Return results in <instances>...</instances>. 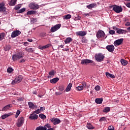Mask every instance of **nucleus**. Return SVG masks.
Listing matches in <instances>:
<instances>
[{"mask_svg": "<svg viewBox=\"0 0 130 130\" xmlns=\"http://www.w3.org/2000/svg\"><path fill=\"white\" fill-rule=\"evenodd\" d=\"M24 56V52H20L16 54H14L12 55V59L13 61H16L17 59H20V58H22Z\"/></svg>", "mask_w": 130, "mask_h": 130, "instance_id": "1", "label": "nucleus"}, {"mask_svg": "<svg viewBox=\"0 0 130 130\" xmlns=\"http://www.w3.org/2000/svg\"><path fill=\"white\" fill-rule=\"evenodd\" d=\"M22 80H23V77L21 75H19L17 76L14 80L11 82V85H15V84H19V83H21L22 82Z\"/></svg>", "mask_w": 130, "mask_h": 130, "instance_id": "2", "label": "nucleus"}, {"mask_svg": "<svg viewBox=\"0 0 130 130\" xmlns=\"http://www.w3.org/2000/svg\"><path fill=\"white\" fill-rule=\"evenodd\" d=\"M94 57L95 58V60L100 62L103 61L105 56L102 54V53H98L95 54Z\"/></svg>", "mask_w": 130, "mask_h": 130, "instance_id": "3", "label": "nucleus"}, {"mask_svg": "<svg viewBox=\"0 0 130 130\" xmlns=\"http://www.w3.org/2000/svg\"><path fill=\"white\" fill-rule=\"evenodd\" d=\"M113 10L115 12V13H117L118 14L119 13H121L122 12V7L121 6L114 5L113 6Z\"/></svg>", "mask_w": 130, "mask_h": 130, "instance_id": "4", "label": "nucleus"}, {"mask_svg": "<svg viewBox=\"0 0 130 130\" xmlns=\"http://www.w3.org/2000/svg\"><path fill=\"white\" fill-rule=\"evenodd\" d=\"M30 10H37L39 9V5L36 4V3H30L28 5Z\"/></svg>", "mask_w": 130, "mask_h": 130, "instance_id": "5", "label": "nucleus"}, {"mask_svg": "<svg viewBox=\"0 0 130 130\" xmlns=\"http://www.w3.org/2000/svg\"><path fill=\"white\" fill-rule=\"evenodd\" d=\"M24 117H21L19 118H18V121L17 123V126H18V127H21V126H22V125H23V123H24Z\"/></svg>", "mask_w": 130, "mask_h": 130, "instance_id": "6", "label": "nucleus"}, {"mask_svg": "<svg viewBox=\"0 0 130 130\" xmlns=\"http://www.w3.org/2000/svg\"><path fill=\"white\" fill-rule=\"evenodd\" d=\"M20 34L21 31L18 30H14L11 34V38H15V37L19 36V35H20Z\"/></svg>", "mask_w": 130, "mask_h": 130, "instance_id": "7", "label": "nucleus"}, {"mask_svg": "<svg viewBox=\"0 0 130 130\" xmlns=\"http://www.w3.org/2000/svg\"><path fill=\"white\" fill-rule=\"evenodd\" d=\"M97 38H104L105 37V33L102 30H99L96 33Z\"/></svg>", "mask_w": 130, "mask_h": 130, "instance_id": "8", "label": "nucleus"}, {"mask_svg": "<svg viewBox=\"0 0 130 130\" xmlns=\"http://www.w3.org/2000/svg\"><path fill=\"white\" fill-rule=\"evenodd\" d=\"M60 27H61V24H56L55 26L51 27L50 31L52 32H55V31H57V30H58V29H59Z\"/></svg>", "mask_w": 130, "mask_h": 130, "instance_id": "9", "label": "nucleus"}, {"mask_svg": "<svg viewBox=\"0 0 130 130\" xmlns=\"http://www.w3.org/2000/svg\"><path fill=\"white\" fill-rule=\"evenodd\" d=\"M51 122L54 124V125L56 124H58V123H60V120L58 118H53L51 119Z\"/></svg>", "mask_w": 130, "mask_h": 130, "instance_id": "10", "label": "nucleus"}, {"mask_svg": "<svg viewBox=\"0 0 130 130\" xmlns=\"http://www.w3.org/2000/svg\"><path fill=\"white\" fill-rule=\"evenodd\" d=\"M122 42H123V39L117 40L114 42V45L115 46H118L119 45H120Z\"/></svg>", "mask_w": 130, "mask_h": 130, "instance_id": "11", "label": "nucleus"}, {"mask_svg": "<svg viewBox=\"0 0 130 130\" xmlns=\"http://www.w3.org/2000/svg\"><path fill=\"white\" fill-rule=\"evenodd\" d=\"M106 49L109 52H113V51H114L115 48L114 46L112 45H109L106 46Z\"/></svg>", "mask_w": 130, "mask_h": 130, "instance_id": "12", "label": "nucleus"}, {"mask_svg": "<svg viewBox=\"0 0 130 130\" xmlns=\"http://www.w3.org/2000/svg\"><path fill=\"white\" fill-rule=\"evenodd\" d=\"M81 64H86V63H93V60H89L88 59H84L81 60Z\"/></svg>", "mask_w": 130, "mask_h": 130, "instance_id": "13", "label": "nucleus"}, {"mask_svg": "<svg viewBox=\"0 0 130 130\" xmlns=\"http://www.w3.org/2000/svg\"><path fill=\"white\" fill-rule=\"evenodd\" d=\"M6 8L5 7V3H2L0 4V13H5L6 12Z\"/></svg>", "mask_w": 130, "mask_h": 130, "instance_id": "14", "label": "nucleus"}, {"mask_svg": "<svg viewBox=\"0 0 130 130\" xmlns=\"http://www.w3.org/2000/svg\"><path fill=\"white\" fill-rule=\"evenodd\" d=\"M35 113L31 114L30 116L29 117V119H31L32 120H35L38 119V115L37 114H34Z\"/></svg>", "mask_w": 130, "mask_h": 130, "instance_id": "15", "label": "nucleus"}, {"mask_svg": "<svg viewBox=\"0 0 130 130\" xmlns=\"http://www.w3.org/2000/svg\"><path fill=\"white\" fill-rule=\"evenodd\" d=\"M77 35L78 36H85L86 35L87 32L85 31H77L76 32Z\"/></svg>", "mask_w": 130, "mask_h": 130, "instance_id": "16", "label": "nucleus"}, {"mask_svg": "<svg viewBox=\"0 0 130 130\" xmlns=\"http://www.w3.org/2000/svg\"><path fill=\"white\" fill-rule=\"evenodd\" d=\"M97 7V4L95 3L90 4L89 5L87 6V8L89 9V10H91V9H94V8H96Z\"/></svg>", "mask_w": 130, "mask_h": 130, "instance_id": "17", "label": "nucleus"}, {"mask_svg": "<svg viewBox=\"0 0 130 130\" xmlns=\"http://www.w3.org/2000/svg\"><path fill=\"white\" fill-rule=\"evenodd\" d=\"M118 34H126L127 32L126 30L118 28V30L116 31Z\"/></svg>", "mask_w": 130, "mask_h": 130, "instance_id": "18", "label": "nucleus"}, {"mask_svg": "<svg viewBox=\"0 0 130 130\" xmlns=\"http://www.w3.org/2000/svg\"><path fill=\"white\" fill-rule=\"evenodd\" d=\"M103 102V99L101 98H97L95 100V103L96 104H102V102Z\"/></svg>", "mask_w": 130, "mask_h": 130, "instance_id": "19", "label": "nucleus"}, {"mask_svg": "<svg viewBox=\"0 0 130 130\" xmlns=\"http://www.w3.org/2000/svg\"><path fill=\"white\" fill-rule=\"evenodd\" d=\"M59 80V78L56 77L55 78H53L50 80V83L52 84H55V83H57V82H58Z\"/></svg>", "mask_w": 130, "mask_h": 130, "instance_id": "20", "label": "nucleus"}, {"mask_svg": "<svg viewBox=\"0 0 130 130\" xmlns=\"http://www.w3.org/2000/svg\"><path fill=\"white\" fill-rule=\"evenodd\" d=\"M106 76L108 78H111L112 79H114V78H115V76H114V75L111 74L108 72L106 73Z\"/></svg>", "mask_w": 130, "mask_h": 130, "instance_id": "21", "label": "nucleus"}, {"mask_svg": "<svg viewBox=\"0 0 130 130\" xmlns=\"http://www.w3.org/2000/svg\"><path fill=\"white\" fill-rule=\"evenodd\" d=\"M12 115V113L5 114L1 116V118L2 119H6V118L9 117V116H11Z\"/></svg>", "mask_w": 130, "mask_h": 130, "instance_id": "22", "label": "nucleus"}, {"mask_svg": "<svg viewBox=\"0 0 130 130\" xmlns=\"http://www.w3.org/2000/svg\"><path fill=\"white\" fill-rule=\"evenodd\" d=\"M28 105L29 106V108H31V109H34L35 107H36V106L33 103L29 102L28 103Z\"/></svg>", "mask_w": 130, "mask_h": 130, "instance_id": "23", "label": "nucleus"}, {"mask_svg": "<svg viewBox=\"0 0 130 130\" xmlns=\"http://www.w3.org/2000/svg\"><path fill=\"white\" fill-rule=\"evenodd\" d=\"M72 86H73V84L72 83L69 84L66 89V92H69V91H71V89H72Z\"/></svg>", "mask_w": 130, "mask_h": 130, "instance_id": "24", "label": "nucleus"}, {"mask_svg": "<svg viewBox=\"0 0 130 130\" xmlns=\"http://www.w3.org/2000/svg\"><path fill=\"white\" fill-rule=\"evenodd\" d=\"M72 38H66V39L64 41V42L65 43V44H68L69 43H70V42H71V41H72Z\"/></svg>", "mask_w": 130, "mask_h": 130, "instance_id": "25", "label": "nucleus"}, {"mask_svg": "<svg viewBox=\"0 0 130 130\" xmlns=\"http://www.w3.org/2000/svg\"><path fill=\"white\" fill-rule=\"evenodd\" d=\"M86 126L88 129H93L94 128L93 125L90 123H87Z\"/></svg>", "mask_w": 130, "mask_h": 130, "instance_id": "26", "label": "nucleus"}, {"mask_svg": "<svg viewBox=\"0 0 130 130\" xmlns=\"http://www.w3.org/2000/svg\"><path fill=\"white\" fill-rule=\"evenodd\" d=\"M35 14H36V11L34 10L28 11L27 12V15H35Z\"/></svg>", "mask_w": 130, "mask_h": 130, "instance_id": "27", "label": "nucleus"}, {"mask_svg": "<svg viewBox=\"0 0 130 130\" xmlns=\"http://www.w3.org/2000/svg\"><path fill=\"white\" fill-rule=\"evenodd\" d=\"M106 118L105 117H103L101 118L99 120L100 122H104V123H105L106 122Z\"/></svg>", "mask_w": 130, "mask_h": 130, "instance_id": "28", "label": "nucleus"}, {"mask_svg": "<svg viewBox=\"0 0 130 130\" xmlns=\"http://www.w3.org/2000/svg\"><path fill=\"white\" fill-rule=\"evenodd\" d=\"M11 106H10V105H8L7 106H6L5 107H4L3 109H2V111H6L7 110H8V109L11 108Z\"/></svg>", "mask_w": 130, "mask_h": 130, "instance_id": "29", "label": "nucleus"}, {"mask_svg": "<svg viewBox=\"0 0 130 130\" xmlns=\"http://www.w3.org/2000/svg\"><path fill=\"white\" fill-rule=\"evenodd\" d=\"M121 63L122 66H126L127 64V61L123 59H121Z\"/></svg>", "mask_w": 130, "mask_h": 130, "instance_id": "30", "label": "nucleus"}, {"mask_svg": "<svg viewBox=\"0 0 130 130\" xmlns=\"http://www.w3.org/2000/svg\"><path fill=\"white\" fill-rule=\"evenodd\" d=\"M54 74H55V72H54V71L52 70L49 73V76L48 77V78H50V77H53L54 76Z\"/></svg>", "mask_w": 130, "mask_h": 130, "instance_id": "31", "label": "nucleus"}, {"mask_svg": "<svg viewBox=\"0 0 130 130\" xmlns=\"http://www.w3.org/2000/svg\"><path fill=\"white\" fill-rule=\"evenodd\" d=\"M103 112H105L106 113H107L108 112H109L110 111V108L108 107H106L104 110Z\"/></svg>", "mask_w": 130, "mask_h": 130, "instance_id": "32", "label": "nucleus"}, {"mask_svg": "<svg viewBox=\"0 0 130 130\" xmlns=\"http://www.w3.org/2000/svg\"><path fill=\"white\" fill-rule=\"evenodd\" d=\"M16 0H11L9 3V6H15V5H16Z\"/></svg>", "mask_w": 130, "mask_h": 130, "instance_id": "33", "label": "nucleus"}, {"mask_svg": "<svg viewBox=\"0 0 130 130\" xmlns=\"http://www.w3.org/2000/svg\"><path fill=\"white\" fill-rule=\"evenodd\" d=\"M39 116L41 119H45L46 118V116L43 114H40Z\"/></svg>", "mask_w": 130, "mask_h": 130, "instance_id": "34", "label": "nucleus"}, {"mask_svg": "<svg viewBox=\"0 0 130 130\" xmlns=\"http://www.w3.org/2000/svg\"><path fill=\"white\" fill-rule=\"evenodd\" d=\"M37 22V19L36 18H31L30 19V23L31 24H34V23H36Z\"/></svg>", "mask_w": 130, "mask_h": 130, "instance_id": "35", "label": "nucleus"}, {"mask_svg": "<svg viewBox=\"0 0 130 130\" xmlns=\"http://www.w3.org/2000/svg\"><path fill=\"white\" fill-rule=\"evenodd\" d=\"M25 50L28 52H33V49L32 48H26Z\"/></svg>", "mask_w": 130, "mask_h": 130, "instance_id": "36", "label": "nucleus"}, {"mask_svg": "<svg viewBox=\"0 0 130 130\" xmlns=\"http://www.w3.org/2000/svg\"><path fill=\"white\" fill-rule=\"evenodd\" d=\"M25 11H26V8H22L20 10H19L17 12V13H24V12H25Z\"/></svg>", "mask_w": 130, "mask_h": 130, "instance_id": "37", "label": "nucleus"}, {"mask_svg": "<svg viewBox=\"0 0 130 130\" xmlns=\"http://www.w3.org/2000/svg\"><path fill=\"white\" fill-rule=\"evenodd\" d=\"M5 38V33L0 34V41Z\"/></svg>", "mask_w": 130, "mask_h": 130, "instance_id": "38", "label": "nucleus"}, {"mask_svg": "<svg viewBox=\"0 0 130 130\" xmlns=\"http://www.w3.org/2000/svg\"><path fill=\"white\" fill-rule=\"evenodd\" d=\"M76 89L78 91H82L84 89V87L83 86H79L76 87Z\"/></svg>", "mask_w": 130, "mask_h": 130, "instance_id": "39", "label": "nucleus"}, {"mask_svg": "<svg viewBox=\"0 0 130 130\" xmlns=\"http://www.w3.org/2000/svg\"><path fill=\"white\" fill-rule=\"evenodd\" d=\"M59 90L61 92H62L64 90V86L63 85H61L59 86Z\"/></svg>", "mask_w": 130, "mask_h": 130, "instance_id": "40", "label": "nucleus"}, {"mask_svg": "<svg viewBox=\"0 0 130 130\" xmlns=\"http://www.w3.org/2000/svg\"><path fill=\"white\" fill-rule=\"evenodd\" d=\"M21 4L17 5L14 7V10H19L21 9Z\"/></svg>", "mask_w": 130, "mask_h": 130, "instance_id": "41", "label": "nucleus"}, {"mask_svg": "<svg viewBox=\"0 0 130 130\" xmlns=\"http://www.w3.org/2000/svg\"><path fill=\"white\" fill-rule=\"evenodd\" d=\"M13 72V68H8L7 69V73H9V74H11Z\"/></svg>", "mask_w": 130, "mask_h": 130, "instance_id": "42", "label": "nucleus"}, {"mask_svg": "<svg viewBox=\"0 0 130 130\" xmlns=\"http://www.w3.org/2000/svg\"><path fill=\"white\" fill-rule=\"evenodd\" d=\"M100 89H101V88L100 87V86H99V85L96 86L94 88V90H95V91H99L100 90Z\"/></svg>", "mask_w": 130, "mask_h": 130, "instance_id": "43", "label": "nucleus"}, {"mask_svg": "<svg viewBox=\"0 0 130 130\" xmlns=\"http://www.w3.org/2000/svg\"><path fill=\"white\" fill-rule=\"evenodd\" d=\"M20 113H21V112L19 110H17L16 112V113L15 114L16 118H17V117H18V116H19V115H20Z\"/></svg>", "mask_w": 130, "mask_h": 130, "instance_id": "44", "label": "nucleus"}, {"mask_svg": "<svg viewBox=\"0 0 130 130\" xmlns=\"http://www.w3.org/2000/svg\"><path fill=\"white\" fill-rule=\"evenodd\" d=\"M109 33L111 35H113V34H115V31H114V30H110Z\"/></svg>", "mask_w": 130, "mask_h": 130, "instance_id": "45", "label": "nucleus"}, {"mask_svg": "<svg viewBox=\"0 0 130 130\" xmlns=\"http://www.w3.org/2000/svg\"><path fill=\"white\" fill-rule=\"evenodd\" d=\"M41 112V111H40V109H38L37 110L35 111L34 113H36V114H39Z\"/></svg>", "mask_w": 130, "mask_h": 130, "instance_id": "46", "label": "nucleus"}, {"mask_svg": "<svg viewBox=\"0 0 130 130\" xmlns=\"http://www.w3.org/2000/svg\"><path fill=\"white\" fill-rule=\"evenodd\" d=\"M82 87H83V88H87V84L86 83V82H82Z\"/></svg>", "mask_w": 130, "mask_h": 130, "instance_id": "47", "label": "nucleus"}, {"mask_svg": "<svg viewBox=\"0 0 130 130\" xmlns=\"http://www.w3.org/2000/svg\"><path fill=\"white\" fill-rule=\"evenodd\" d=\"M92 14H93L92 12H90L89 13H86L84 14V16H85L86 17L89 16H92Z\"/></svg>", "mask_w": 130, "mask_h": 130, "instance_id": "48", "label": "nucleus"}, {"mask_svg": "<svg viewBox=\"0 0 130 130\" xmlns=\"http://www.w3.org/2000/svg\"><path fill=\"white\" fill-rule=\"evenodd\" d=\"M108 129L109 130H114V127H113V126H110L108 127Z\"/></svg>", "mask_w": 130, "mask_h": 130, "instance_id": "49", "label": "nucleus"}, {"mask_svg": "<svg viewBox=\"0 0 130 130\" xmlns=\"http://www.w3.org/2000/svg\"><path fill=\"white\" fill-rule=\"evenodd\" d=\"M41 36H42V37H45L46 36V33L45 32H42L41 34Z\"/></svg>", "mask_w": 130, "mask_h": 130, "instance_id": "50", "label": "nucleus"}, {"mask_svg": "<svg viewBox=\"0 0 130 130\" xmlns=\"http://www.w3.org/2000/svg\"><path fill=\"white\" fill-rule=\"evenodd\" d=\"M44 126H45L46 128V127L47 128H49L50 127H51L50 124H46Z\"/></svg>", "mask_w": 130, "mask_h": 130, "instance_id": "51", "label": "nucleus"}, {"mask_svg": "<svg viewBox=\"0 0 130 130\" xmlns=\"http://www.w3.org/2000/svg\"><path fill=\"white\" fill-rule=\"evenodd\" d=\"M125 25L126 27H129V26H130V22H126Z\"/></svg>", "mask_w": 130, "mask_h": 130, "instance_id": "52", "label": "nucleus"}, {"mask_svg": "<svg viewBox=\"0 0 130 130\" xmlns=\"http://www.w3.org/2000/svg\"><path fill=\"white\" fill-rule=\"evenodd\" d=\"M51 45V44H47L45 46H44L45 47V49H46V48H48V47H49V46H50Z\"/></svg>", "mask_w": 130, "mask_h": 130, "instance_id": "53", "label": "nucleus"}, {"mask_svg": "<svg viewBox=\"0 0 130 130\" xmlns=\"http://www.w3.org/2000/svg\"><path fill=\"white\" fill-rule=\"evenodd\" d=\"M41 130H46L47 129V128H46L45 126H41Z\"/></svg>", "mask_w": 130, "mask_h": 130, "instance_id": "54", "label": "nucleus"}, {"mask_svg": "<svg viewBox=\"0 0 130 130\" xmlns=\"http://www.w3.org/2000/svg\"><path fill=\"white\" fill-rule=\"evenodd\" d=\"M112 29H113L115 31H118L119 28L116 27V26H113Z\"/></svg>", "mask_w": 130, "mask_h": 130, "instance_id": "55", "label": "nucleus"}, {"mask_svg": "<svg viewBox=\"0 0 130 130\" xmlns=\"http://www.w3.org/2000/svg\"><path fill=\"white\" fill-rule=\"evenodd\" d=\"M23 100H24V99L22 98H19V99H17V101L18 102H21L23 101Z\"/></svg>", "mask_w": 130, "mask_h": 130, "instance_id": "56", "label": "nucleus"}, {"mask_svg": "<svg viewBox=\"0 0 130 130\" xmlns=\"http://www.w3.org/2000/svg\"><path fill=\"white\" fill-rule=\"evenodd\" d=\"M40 110L41 111H44V110H45V107H41Z\"/></svg>", "mask_w": 130, "mask_h": 130, "instance_id": "57", "label": "nucleus"}, {"mask_svg": "<svg viewBox=\"0 0 130 130\" xmlns=\"http://www.w3.org/2000/svg\"><path fill=\"white\" fill-rule=\"evenodd\" d=\"M71 19V17H64L63 18V20H70Z\"/></svg>", "mask_w": 130, "mask_h": 130, "instance_id": "58", "label": "nucleus"}, {"mask_svg": "<svg viewBox=\"0 0 130 130\" xmlns=\"http://www.w3.org/2000/svg\"><path fill=\"white\" fill-rule=\"evenodd\" d=\"M36 130H41V126H39L37 127L36 129Z\"/></svg>", "mask_w": 130, "mask_h": 130, "instance_id": "59", "label": "nucleus"}, {"mask_svg": "<svg viewBox=\"0 0 130 130\" xmlns=\"http://www.w3.org/2000/svg\"><path fill=\"white\" fill-rule=\"evenodd\" d=\"M19 62H20L21 63H23V62H25V59H22L20 60L19 61Z\"/></svg>", "mask_w": 130, "mask_h": 130, "instance_id": "60", "label": "nucleus"}, {"mask_svg": "<svg viewBox=\"0 0 130 130\" xmlns=\"http://www.w3.org/2000/svg\"><path fill=\"white\" fill-rule=\"evenodd\" d=\"M83 43H87V40L86 39H83L82 40Z\"/></svg>", "mask_w": 130, "mask_h": 130, "instance_id": "61", "label": "nucleus"}, {"mask_svg": "<svg viewBox=\"0 0 130 130\" xmlns=\"http://www.w3.org/2000/svg\"><path fill=\"white\" fill-rule=\"evenodd\" d=\"M27 41H28V42H32L33 41V40H32V39H28L27 40Z\"/></svg>", "mask_w": 130, "mask_h": 130, "instance_id": "62", "label": "nucleus"}, {"mask_svg": "<svg viewBox=\"0 0 130 130\" xmlns=\"http://www.w3.org/2000/svg\"><path fill=\"white\" fill-rule=\"evenodd\" d=\"M126 7H127V8H130V3L126 4Z\"/></svg>", "mask_w": 130, "mask_h": 130, "instance_id": "63", "label": "nucleus"}, {"mask_svg": "<svg viewBox=\"0 0 130 130\" xmlns=\"http://www.w3.org/2000/svg\"><path fill=\"white\" fill-rule=\"evenodd\" d=\"M55 94L56 95H60V94H61V93H60L59 92H55Z\"/></svg>", "mask_w": 130, "mask_h": 130, "instance_id": "64", "label": "nucleus"}]
</instances>
